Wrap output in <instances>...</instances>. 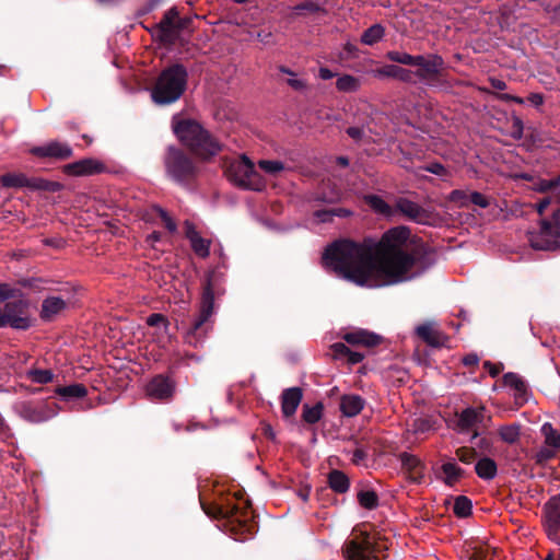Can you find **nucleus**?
<instances>
[{"label":"nucleus","instance_id":"obj_17","mask_svg":"<svg viewBox=\"0 0 560 560\" xmlns=\"http://www.w3.org/2000/svg\"><path fill=\"white\" fill-rule=\"evenodd\" d=\"M416 73H413V70L402 68L398 65H384L381 68H377L373 70V75L378 79L389 78V79H396L404 83L408 84H416Z\"/></svg>","mask_w":560,"mask_h":560},{"label":"nucleus","instance_id":"obj_21","mask_svg":"<svg viewBox=\"0 0 560 560\" xmlns=\"http://www.w3.org/2000/svg\"><path fill=\"white\" fill-rule=\"evenodd\" d=\"M342 339L351 346H363L366 348H373L382 341V337L380 335L361 328L346 332L342 336Z\"/></svg>","mask_w":560,"mask_h":560},{"label":"nucleus","instance_id":"obj_10","mask_svg":"<svg viewBox=\"0 0 560 560\" xmlns=\"http://www.w3.org/2000/svg\"><path fill=\"white\" fill-rule=\"evenodd\" d=\"M225 174L231 182L243 189L260 191L266 185L254 163L246 155L231 162L225 170Z\"/></svg>","mask_w":560,"mask_h":560},{"label":"nucleus","instance_id":"obj_16","mask_svg":"<svg viewBox=\"0 0 560 560\" xmlns=\"http://www.w3.org/2000/svg\"><path fill=\"white\" fill-rule=\"evenodd\" d=\"M395 210L418 224H428L431 219V213L428 210L404 197L396 200Z\"/></svg>","mask_w":560,"mask_h":560},{"label":"nucleus","instance_id":"obj_62","mask_svg":"<svg viewBox=\"0 0 560 560\" xmlns=\"http://www.w3.org/2000/svg\"><path fill=\"white\" fill-rule=\"evenodd\" d=\"M497 97L504 102H514L516 104H524V100L520 96H515L509 93L498 94Z\"/></svg>","mask_w":560,"mask_h":560},{"label":"nucleus","instance_id":"obj_12","mask_svg":"<svg viewBox=\"0 0 560 560\" xmlns=\"http://www.w3.org/2000/svg\"><path fill=\"white\" fill-rule=\"evenodd\" d=\"M14 410L31 423H42L56 416L54 406L46 401H20L14 406Z\"/></svg>","mask_w":560,"mask_h":560},{"label":"nucleus","instance_id":"obj_19","mask_svg":"<svg viewBox=\"0 0 560 560\" xmlns=\"http://www.w3.org/2000/svg\"><path fill=\"white\" fill-rule=\"evenodd\" d=\"M485 407H468L457 415L456 430L459 433L469 432L477 424L482 423L485 419Z\"/></svg>","mask_w":560,"mask_h":560},{"label":"nucleus","instance_id":"obj_3","mask_svg":"<svg viewBox=\"0 0 560 560\" xmlns=\"http://www.w3.org/2000/svg\"><path fill=\"white\" fill-rule=\"evenodd\" d=\"M173 131L189 153L201 162L211 161L224 148L209 130L191 118H174Z\"/></svg>","mask_w":560,"mask_h":560},{"label":"nucleus","instance_id":"obj_38","mask_svg":"<svg viewBox=\"0 0 560 560\" xmlns=\"http://www.w3.org/2000/svg\"><path fill=\"white\" fill-rule=\"evenodd\" d=\"M545 509L547 511V516L549 522L555 526H560V494L555 495L549 499V501L545 504Z\"/></svg>","mask_w":560,"mask_h":560},{"label":"nucleus","instance_id":"obj_11","mask_svg":"<svg viewBox=\"0 0 560 560\" xmlns=\"http://www.w3.org/2000/svg\"><path fill=\"white\" fill-rule=\"evenodd\" d=\"M5 326L18 330H27L33 319L30 313V302L26 299L18 298L4 303L2 307Z\"/></svg>","mask_w":560,"mask_h":560},{"label":"nucleus","instance_id":"obj_36","mask_svg":"<svg viewBox=\"0 0 560 560\" xmlns=\"http://www.w3.org/2000/svg\"><path fill=\"white\" fill-rule=\"evenodd\" d=\"M361 86L360 79L351 74H343L336 81V88L339 92L352 93L357 92Z\"/></svg>","mask_w":560,"mask_h":560},{"label":"nucleus","instance_id":"obj_52","mask_svg":"<svg viewBox=\"0 0 560 560\" xmlns=\"http://www.w3.org/2000/svg\"><path fill=\"white\" fill-rule=\"evenodd\" d=\"M432 420L429 418H418L413 421V431L416 433H424L432 429Z\"/></svg>","mask_w":560,"mask_h":560},{"label":"nucleus","instance_id":"obj_56","mask_svg":"<svg viewBox=\"0 0 560 560\" xmlns=\"http://www.w3.org/2000/svg\"><path fill=\"white\" fill-rule=\"evenodd\" d=\"M450 199L454 202H458L460 206H467L469 196L464 190L455 189L451 192Z\"/></svg>","mask_w":560,"mask_h":560},{"label":"nucleus","instance_id":"obj_63","mask_svg":"<svg viewBox=\"0 0 560 560\" xmlns=\"http://www.w3.org/2000/svg\"><path fill=\"white\" fill-rule=\"evenodd\" d=\"M287 83L295 91H303L306 88V82L300 79H288Z\"/></svg>","mask_w":560,"mask_h":560},{"label":"nucleus","instance_id":"obj_14","mask_svg":"<svg viewBox=\"0 0 560 560\" xmlns=\"http://www.w3.org/2000/svg\"><path fill=\"white\" fill-rule=\"evenodd\" d=\"M175 392V382L167 375L158 374L145 386V393L151 400L167 401Z\"/></svg>","mask_w":560,"mask_h":560},{"label":"nucleus","instance_id":"obj_47","mask_svg":"<svg viewBox=\"0 0 560 560\" xmlns=\"http://www.w3.org/2000/svg\"><path fill=\"white\" fill-rule=\"evenodd\" d=\"M147 324L150 327H159L162 326L165 334L170 332V322L166 316L161 313H152L147 317Z\"/></svg>","mask_w":560,"mask_h":560},{"label":"nucleus","instance_id":"obj_28","mask_svg":"<svg viewBox=\"0 0 560 560\" xmlns=\"http://www.w3.org/2000/svg\"><path fill=\"white\" fill-rule=\"evenodd\" d=\"M328 487L338 494L348 492L350 488L349 477L339 469H332L327 475Z\"/></svg>","mask_w":560,"mask_h":560},{"label":"nucleus","instance_id":"obj_61","mask_svg":"<svg viewBox=\"0 0 560 560\" xmlns=\"http://www.w3.org/2000/svg\"><path fill=\"white\" fill-rule=\"evenodd\" d=\"M462 362L468 368L476 366L479 363V357L476 353H468L463 358Z\"/></svg>","mask_w":560,"mask_h":560},{"label":"nucleus","instance_id":"obj_29","mask_svg":"<svg viewBox=\"0 0 560 560\" xmlns=\"http://www.w3.org/2000/svg\"><path fill=\"white\" fill-rule=\"evenodd\" d=\"M502 382L505 386H509L515 390V399L518 401L522 400L521 404L525 401V395L527 393V386L524 380L516 373L509 372L505 373L502 377Z\"/></svg>","mask_w":560,"mask_h":560},{"label":"nucleus","instance_id":"obj_49","mask_svg":"<svg viewBox=\"0 0 560 560\" xmlns=\"http://www.w3.org/2000/svg\"><path fill=\"white\" fill-rule=\"evenodd\" d=\"M259 167L268 174L276 175L284 170V164L280 161L260 160Z\"/></svg>","mask_w":560,"mask_h":560},{"label":"nucleus","instance_id":"obj_25","mask_svg":"<svg viewBox=\"0 0 560 560\" xmlns=\"http://www.w3.org/2000/svg\"><path fill=\"white\" fill-rule=\"evenodd\" d=\"M365 406V400L355 394L342 395L340 398V411L345 417L358 416Z\"/></svg>","mask_w":560,"mask_h":560},{"label":"nucleus","instance_id":"obj_27","mask_svg":"<svg viewBox=\"0 0 560 560\" xmlns=\"http://www.w3.org/2000/svg\"><path fill=\"white\" fill-rule=\"evenodd\" d=\"M441 472L443 476L438 475L436 477L450 487H453L465 476V470L454 460L442 464Z\"/></svg>","mask_w":560,"mask_h":560},{"label":"nucleus","instance_id":"obj_44","mask_svg":"<svg viewBox=\"0 0 560 560\" xmlns=\"http://www.w3.org/2000/svg\"><path fill=\"white\" fill-rule=\"evenodd\" d=\"M501 440L508 444H514L520 438V425L509 424L501 427L499 430Z\"/></svg>","mask_w":560,"mask_h":560},{"label":"nucleus","instance_id":"obj_1","mask_svg":"<svg viewBox=\"0 0 560 560\" xmlns=\"http://www.w3.org/2000/svg\"><path fill=\"white\" fill-rule=\"evenodd\" d=\"M435 262L434 250L422 241H410V230L396 226L386 231L374 247L350 240L331 243L323 264L337 276L370 288L412 280Z\"/></svg>","mask_w":560,"mask_h":560},{"label":"nucleus","instance_id":"obj_34","mask_svg":"<svg viewBox=\"0 0 560 560\" xmlns=\"http://www.w3.org/2000/svg\"><path fill=\"white\" fill-rule=\"evenodd\" d=\"M324 412V404L322 401L316 402L314 406H310L308 404H304L302 407V420L308 424L317 423Z\"/></svg>","mask_w":560,"mask_h":560},{"label":"nucleus","instance_id":"obj_57","mask_svg":"<svg viewBox=\"0 0 560 560\" xmlns=\"http://www.w3.org/2000/svg\"><path fill=\"white\" fill-rule=\"evenodd\" d=\"M483 369L488 371L491 377H497L504 369L502 363L483 362Z\"/></svg>","mask_w":560,"mask_h":560},{"label":"nucleus","instance_id":"obj_54","mask_svg":"<svg viewBox=\"0 0 560 560\" xmlns=\"http://www.w3.org/2000/svg\"><path fill=\"white\" fill-rule=\"evenodd\" d=\"M549 206H553L552 210L557 208V198L553 199L552 197H544L541 198L537 205H536V210L538 212L539 215H542L544 212L546 211V209L549 207Z\"/></svg>","mask_w":560,"mask_h":560},{"label":"nucleus","instance_id":"obj_26","mask_svg":"<svg viewBox=\"0 0 560 560\" xmlns=\"http://www.w3.org/2000/svg\"><path fill=\"white\" fill-rule=\"evenodd\" d=\"M66 307L67 303L61 298L48 296L42 303L40 318L45 322H50Z\"/></svg>","mask_w":560,"mask_h":560},{"label":"nucleus","instance_id":"obj_5","mask_svg":"<svg viewBox=\"0 0 560 560\" xmlns=\"http://www.w3.org/2000/svg\"><path fill=\"white\" fill-rule=\"evenodd\" d=\"M540 192H555L557 208L552 210L549 219L540 220L538 232H527V241L536 250H556L560 247V175L552 179H541L537 184Z\"/></svg>","mask_w":560,"mask_h":560},{"label":"nucleus","instance_id":"obj_32","mask_svg":"<svg viewBox=\"0 0 560 560\" xmlns=\"http://www.w3.org/2000/svg\"><path fill=\"white\" fill-rule=\"evenodd\" d=\"M55 393L66 400L73 398H82L88 394V389L83 384L74 383L68 386H58Z\"/></svg>","mask_w":560,"mask_h":560},{"label":"nucleus","instance_id":"obj_22","mask_svg":"<svg viewBox=\"0 0 560 560\" xmlns=\"http://www.w3.org/2000/svg\"><path fill=\"white\" fill-rule=\"evenodd\" d=\"M401 467L409 474L415 483H421L424 478V464L415 455L402 452L398 456Z\"/></svg>","mask_w":560,"mask_h":560},{"label":"nucleus","instance_id":"obj_7","mask_svg":"<svg viewBox=\"0 0 560 560\" xmlns=\"http://www.w3.org/2000/svg\"><path fill=\"white\" fill-rule=\"evenodd\" d=\"M187 83L186 67L178 62L172 63L165 67L156 78L151 91L152 101L158 105L173 104L185 93Z\"/></svg>","mask_w":560,"mask_h":560},{"label":"nucleus","instance_id":"obj_30","mask_svg":"<svg viewBox=\"0 0 560 560\" xmlns=\"http://www.w3.org/2000/svg\"><path fill=\"white\" fill-rule=\"evenodd\" d=\"M330 350L335 359L347 358L350 364L360 363L364 359V354L359 351H352L342 342L331 345Z\"/></svg>","mask_w":560,"mask_h":560},{"label":"nucleus","instance_id":"obj_8","mask_svg":"<svg viewBox=\"0 0 560 560\" xmlns=\"http://www.w3.org/2000/svg\"><path fill=\"white\" fill-rule=\"evenodd\" d=\"M163 163L166 176L184 187H190L200 174L197 159L177 145H168L165 149Z\"/></svg>","mask_w":560,"mask_h":560},{"label":"nucleus","instance_id":"obj_15","mask_svg":"<svg viewBox=\"0 0 560 560\" xmlns=\"http://www.w3.org/2000/svg\"><path fill=\"white\" fill-rule=\"evenodd\" d=\"M105 171V164L93 158H85L62 166V172L69 176H91Z\"/></svg>","mask_w":560,"mask_h":560},{"label":"nucleus","instance_id":"obj_40","mask_svg":"<svg viewBox=\"0 0 560 560\" xmlns=\"http://www.w3.org/2000/svg\"><path fill=\"white\" fill-rule=\"evenodd\" d=\"M366 203L377 213L383 215H390L393 213L392 207L377 195L365 196Z\"/></svg>","mask_w":560,"mask_h":560},{"label":"nucleus","instance_id":"obj_9","mask_svg":"<svg viewBox=\"0 0 560 560\" xmlns=\"http://www.w3.org/2000/svg\"><path fill=\"white\" fill-rule=\"evenodd\" d=\"M385 539L376 538L368 532L354 534L342 547L346 560H383L387 550Z\"/></svg>","mask_w":560,"mask_h":560},{"label":"nucleus","instance_id":"obj_64","mask_svg":"<svg viewBox=\"0 0 560 560\" xmlns=\"http://www.w3.org/2000/svg\"><path fill=\"white\" fill-rule=\"evenodd\" d=\"M544 95L540 93H530L528 96V101L530 104H533L535 107H538L544 104Z\"/></svg>","mask_w":560,"mask_h":560},{"label":"nucleus","instance_id":"obj_59","mask_svg":"<svg viewBox=\"0 0 560 560\" xmlns=\"http://www.w3.org/2000/svg\"><path fill=\"white\" fill-rule=\"evenodd\" d=\"M16 291L18 290L11 288L9 284L0 283V299H2V300L15 298Z\"/></svg>","mask_w":560,"mask_h":560},{"label":"nucleus","instance_id":"obj_39","mask_svg":"<svg viewBox=\"0 0 560 560\" xmlns=\"http://www.w3.org/2000/svg\"><path fill=\"white\" fill-rule=\"evenodd\" d=\"M472 502L466 495H458L455 498L453 512L457 517L465 518L471 515Z\"/></svg>","mask_w":560,"mask_h":560},{"label":"nucleus","instance_id":"obj_33","mask_svg":"<svg viewBox=\"0 0 560 560\" xmlns=\"http://www.w3.org/2000/svg\"><path fill=\"white\" fill-rule=\"evenodd\" d=\"M31 179L21 173H7L0 176V184L5 188H30Z\"/></svg>","mask_w":560,"mask_h":560},{"label":"nucleus","instance_id":"obj_46","mask_svg":"<svg viewBox=\"0 0 560 560\" xmlns=\"http://www.w3.org/2000/svg\"><path fill=\"white\" fill-rule=\"evenodd\" d=\"M27 377L38 384L50 383L54 378V374L50 370L33 369L27 372Z\"/></svg>","mask_w":560,"mask_h":560},{"label":"nucleus","instance_id":"obj_51","mask_svg":"<svg viewBox=\"0 0 560 560\" xmlns=\"http://www.w3.org/2000/svg\"><path fill=\"white\" fill-rule=\"evenodd\" d=\"M158 215L160 217V219L163 221L164 223V226L171 232V233H175L176 230H177V225L176 223L174 222V220L168 215V213L161 207H154Z\"/></svg>","mask_w":560,"mask_h":560},{"label":"nucleus","instance_id":"obj_13","mask_svg":"<svg viewBox=\"0 0 560 560\" xmlns=\"http://www.w3.org/2000/svg\"><path fill=\"white\" fill-rule=\"evenodd\" d=\"M30 153L38 159L65 161L72 158L73 150L67 142L52 140L43 145L33 147Z\"/></svg>","mask_w":560,"mask_h":560},{"label":"nucleus","instance_id":"obj_23","mask_svg":"<svg viewBox=\"0 0 560 560\" xmlns=\"http://www.w3.org/2000/svg\"><path fill=\"white\" fill-rule=\"evenodd\" d=\"M303 398V392L300 387H290L281 394V411L284 418H291L295 415L299 405Z\"/></svg>","mask_w":560,"mask_h":560},{"label":"nucleus","instance_id":"obj_53","mask_svg":"<svg viewBox=\"0 0 560 560\" xmlns=\"http://www.w3.org/2000/svg\"><path fill=\"white\" fill-rule=\"evenodd\" d=\"M556 455L555 451L549 448V447H542L540 448L536 455H535V459H536V463L539 464V465H544L546 464L548 460H550L551 458H553Z\"/></svg>","mask_w":560,"mask_h":560},{"label":"nucleus","instance_id":"obj_18","mask_svg":"<svg viewBox=\"0 0 560 560\" xmlns=\"http://www.w3.org/2000/svg\"><path fill=\"white\" fill-rule=\"evenodd\" d=\"M178 12L175 9L166 11L156 25L158 37L163 44L172 45L176 42V19Z\"/></svg>","mask_w":560,"mask_h":560},{"label":"nucleus","instance_id":"obj_43","mask_svg":"<svg viewBox=\"0 0 560 560\" xmlns=\"http://www.w3.org/2000/svg\"><path fill=\"white\" fill-rule=\"evenodd\" d=\"M541 433L545 436V443L549 447L556 450L560 448V432H558L550 423H545L541 427Z\"/></svg>","mask_w":560,"mask_h":560},{"label":"nucleus","instance_id":"obj_4","mask_svg":"<svg viewBox=\"0 0 560 560\" xmlns=\"http://www.w3.org/2000/svg\"><path fill=\"white\" fill-rule=\"evenodd\" d=\"M385 58L392 62L417 67L413 71L417 79L429 88L450 89L451 84L445 73V61L438 54L410 55L405 51L389 50Z\"/></svg>","mask_w":560,"mask_h":560},{"label":"nucleus","instance_id":"obj_55","mask_svg":"<svg viewBox=\"0 0 560 560\" xmlns=\"http://www.w3.org/2000/svg\"><path fill=\"white\" fill-rule=\"evenodd\" d=\"M469 201L480 208H488L490 206L489 199L479 191H472L469 195Z\"/></svg>","mask_w":560,"mask_h":560},{"label":"nucleus","instance_id":"obj_35","mask_svg":"<svg viewBox=\"0 0 560 560\" xmlns=\"http://www.w3.org/2000/svg\"><path fill=\"white\" fill-rule=\"evenodd\" d=\"M385 35V27L382 24H373L361 35V43L372 46L378 43Z\"/></svg>","mask_w":560,"mask_h":560},{"label":"nucleus","instance_id":"obj_48","mask_svg":"<svg viewBox=\"0 0 560 560\" xmlns=\"http://www.w3.org/2000/svg\"><path fill=\"white\" fill-rule=\"evenodd\" d=\"M490 549L491 548L489 546L483 545L471 546L466 550L467 558L469 560H485V558L488 557Z\"/></svg>","mask_w":560,"mask_h":560},{"label":"nucleus","instance_id":"obj_24","mask_svg":"<svg viewBox=\"0 0 560 560\" xmlns=\"http://www.w3.org/2000/svg\"><path fill=\"white\" fill-rule=\"evenodd\" d=\"M416 334L422 341L433 348L445 346L448 339L442 331L434 329L431 323L419 325L416 328Z\"/></svg>","mask_w":560,"mask_h":560},{"label":"nucleus","instance_id":"obj_60","mask_svg":"<svg viewBox=\"0 0 560 560\" xmlns=\"http://www.w3.org/2000/svg\"><path fill=\"white\" fill-rule=\"evenodd\" d=\"M347 135L355 141H361L364 136V130L361 127H348Z\"/></svg>","mask_w":560,"mask_h":560},{"label":"nucleus","instance_id":"obj_45","mask_svg":"<svg viewBox=\"0 0 560 560\" xmlns=\"http://www.w3.org/2000/svg\"><path fill=\"white\" fill-rule=\"evenodd\" d=\"M324 11L325 10L318 3L310 0L301 2L293 7V12L296 15L315 14Z\"/></svg>","mask_w":560,"mask_h":560},{"label":"nucleus","instance_id":"obj_37","mask_svg":"<svg viewBox=\"0 0 560 560\" xmlns=\"http://www.w3.org/2000/svg\"><path fill=\"white\" fill-rule=\"evenodd\" d=\"M352 212L346 208H331V209H323L315 211V218L323 223L330 222L334 217L347 218L351 215Z\"/></svg>","mask_w":560,"mask_h":560},{"label":"nucleus","instance_id":"obj_50","mask_svg":"<svg viewBox=\"0 0 560 560\" xmlns=\"http://www.w3.org/2000/svg\"><path fill=\"white\" fill-rule=\"evenodd\" d=\"M457 458L464 464L472 463L477 457V452L474 447L462 446L455 452Z\"/></svg>","mask_w":560,"mask_h":560},{"label":"nucleus","instance_id":"obj_2","mask_svg":"<svg viewBox=\"0 0 560 560\" xmlns=\"http://www.w3.org/2000/svg\"><path fill=\"white\" fill-rule=\"evenodd\" d=\"M201 508L209 517L221 521L235 539L243 540L256 529L250 501L241 491L220 494L213 502L201 500Z\"/></svg>","mask_w":560,"mask_h":560},{"label":"nucleus","instance_id":"obj_31","mask_svg":"<svg viewBox=\"0 0 560 560\" xmlns=\"http://www.w3.org/2000/svg\"><path fill=\"white\" fill-rule=\"evenodd\" d=\"M477 476L483 480H492L498 472L497 463L490 457L480 458L475 465Z\"/></svg>","mask_w":560,"mask_h":560},{"label":"nucleus","instance_id":"obj_6","mask_svg":"<svg viewBox=\"0 0 560 560\" xmlns=\"http://www.w3.org/2000/svg\"><path fill=\"white\" fill-rule=\"evenodd\" d=\"M223 292L220 275L214 271L209 272L203 283L199 314L186 331L185 338L189 345L197 346L211 329L210 317L213 314L214 296Z\"/></svg>","mask_w":560,"mask_h":560},{"label":"nucleus","instance_id":"obj_42","mask_svg":"<svg viewBox=\"0 0 560 560\" xmlns=\"http://www.w3.org/2000/svg\"><path fill=\"white\" fill-rule=\"evenodd\" d=\"M30 188L49 192H58L62 190L63 185L59 182L47 180L44 178H32Z\"/></svg>","mask_w":560,"mask_h":560},{"label":"nucleus","instance_id":"obj_58","mask_svg":"<svg viewBox=\"0 0 560 560\" xmlns=\"http://www.w3.org/2000/svg\"><path fill=\"white\" fill-rule=\"evenodd\" d=\"M423 170L438 176H444L447 173L445 166L438 162L425 165Z\"/></svg>","mask_w":560,"mask_h":560},{"label":"nucleus","instance_id":"obj_41","mask_svg":"<svg viewBox=\"0 0 560 560\" xmlns=\"http://www.w3.org/2000/svg\"><path fill=\"white\" fill-rule=\"evenodd\" d=\"M359 504L366 510H374L378 506V495L374 490H361L357 494Z\"/></svg>","mask_w":560,"mask_h":560},{"label":"nucleus","instance_id":"obj_20","mask_svg":"<svg viewBox=\"0 0 560 560\" xmlns=\"http://www.w3.org/2000/svg\"><path fill=\"white\" fill-rule=\"evenodd\" d=\"M185 236L190 242L191 249L200 258H207L210 255L211 241L200 236L192 222H184Z\"/></svg>","mask_w":560,"mask_h":560}]
</instances>
